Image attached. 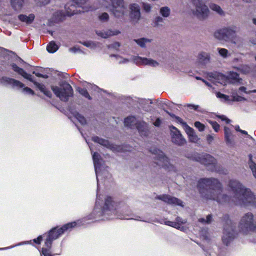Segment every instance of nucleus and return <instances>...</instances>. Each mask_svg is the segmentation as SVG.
Listing matches in <instances>:
<instances>
[{
    "instance_id": "f257e3e1",
    "label": "nucleus",
    "mask_w": 256,
    "mask_h": 256,
    "mask_svg": "<svg viewBox=\"0 0 256 256\" xmlns=\"http://www.w3.org/2000/svg\"><path fill=\"white\" fill-rule=\"evenodd\" d=\"M228 186L232 193L230 196L222 194V186L217 178H203L198 183L200 193L206 199L214 200L220 204L232 202L245 207L256 206V196L250 188H246L239 181L230 180Z\"/></svg>"
},
{
    "instance_id": "f03ea898",
    "label": "nucleus",
    "mask_w": 256,
    "mask_h": 256,
    "mask_svg": "<svg viewBox=\"0 0 256 256\" xmlns=\"http://www.w3.org/2000/svg\"><path fill=\"white\" fill-rule=\"evenodd\" d=\"M92 159L96 176L98 188L95 206L92 212L88 216V219H94L96 220H105L118 218L146 222L142 220L140 216L130 218L131 214L128 206H124L122 208H118L117 204L113 200L111 196H105L104 198V201L100 200V196L98 194V190L100 188L98 177L103 175L108 177L109 176V174L106 172H101L102 158L100 156L98 152H94L92 154Z\"/></svg>"
},
{
    "instance_id": "7ed1b4c3",
    "label": "nucleus",
    "mask_w": 256,
    "mask_h": 256,
    "mask_svg": "<svg viewBox=\"0 0 256 256\" xmlns=\"http://www.w3.org/2000/svg\"><path fill=\"white\" fill-rule=\"evenodd\" d=\"M76 224V222H68L60 228H58V227L52 228L46 234V238L44 242L45 246L50 249L52 242L54 240L58 238L65 232L71 230L72 228L75 227Z\"/></svg>"
},
{
    "instance_id": "20e7f679",
    "label": "nucleus",
    "mask_w": 256,
    "mask_h": 256,
    "mask_svg": "<svg viewBox=\"0 0 256 256\" xmlns=\"http://www.w3.org/2000/svg\"><path fill=\"white\" fill-rule=\"evenodd\" d=\"M238 228L239 232L244 234L256 232V216L250 212L246 213L242 216Z\"/></svg>"
},
{
    "instance_id": "39448f33",
    "label": "nucleus",
    "mask_w": 256,
    "mask_h": 256,
    "mask_svg": "<svg viewBox=\"0 0 256 256\" xmlns=\"http://www.w3.org/2000/svg\"><path fill=\"white\" fill-rule=\"evenodd\" d=\"M150 152L154 155V162L158 166L164 168L169 172H176V167L170 163L169 160L164 152L156 148H152Z\"/></svg>"
},
{
    "instance_id": "423d86ee",
    "label": "nucleus",
    "mask_w": 256,
    "mask_h": 256,
    "mask_svg": "<svg viewBox=\"0 0 256 256\" xmlns=\"http://www.w3.org/2000/svg\"><path fill=\"white\" fill-rule=\"evenodd\" d=\"M190 158L206 166L211 171H219L216 160L209 154L196 152L192 154Z\"/></svg>"
},
{
    "instance_id": "0eeeda50",
    "label": "nucleus",
    "mask_w": 256,
    "mask_h": 256,
    "mask_svg": "<svg viewBox=\"0 0 256 256\" xmlns=\"http://www.w3.org/2000/svg\"><path fill=\"white\" fill-rule=\"evenodd\" d=\"M224 224L222 240L224 244L228 246L236 238V233L234 228V224L229 219L228 215H225L224 216Z\"/></svg>"
},
{
    "instance_id": "6e6552de",
    "label": "nucleus",
    "mask_w": 256,
    "mask_h": 256,
    "mask_svg": "<svg viewBox=\"0 0 256 256\" xmlns=\"http://www.w3.org/2000/svg\"><path fill=\"white\" fill-rule=\"evenodd\" d=\"M60 87L52 86V90L56 96L64 102H67L73 95V90L71 86L66 82H62Z\"/></svg>"
},
{
    "instance_id": "1a4fd4ad",
    "label": "nucleus",
    "mask_w": 256,
    "mask_h": 256,
    "mask_svg": "<svg viewBox=\"0 0 256 256\" xmlns=\"http://www.w3.org/2000/svg\"><path fill=\"white\" fill-rule=\"evenodd\" d=\"M88 0L80 4H78L74 0H70V2L66 4L64 6L66 16H71L78 12H84L93 10L96 9V8H94L92 6L88 7L84 6Z\"/></svg>"
},
{
    "instance_id": "9d476101",
    "label": "nucleus",
    "mask_w": 256,
    "mask_h": 256,
    "mask_svg": "<svg viewBox=\"0 0 256 256\" xmlns=\"http://www.w3.org/2000/svg\"><path fill=\"white\" fill-rule=\"evenodd\" d=\"M237 28L232 26L224 27L216 31L214 34V37L224 41H230L236 35Z\"/></svg>"
},
{
    "instance_id": "9b49d317",
    "label": "nucleus",
    "mask_w": 256,
    "mask_h": 256,
    "mask_svg": "<svg viewBox=\"0 0 256 256\" xmlns=\"http://www.w3.org/2000/svg\"><path fill=\"white\" fill-rule=\"evenodd\" d=\"M110 12L116 18H122L127 13V8L124 0H110Z\"/></svg>"
},
{
    "instance_id": "f8f14e48",
    "label": "nucleus",
    "mask_w": 256,
    "mask_h": 256,
    "mask_svg": "<svg viewBox=\"0 0 256 256\" xmlns=\"http://www.w3.org/2000/svg\"><path fill=\"white\" fill-rule=\"evenodd\" d=\"M196 7L195 14L200 18H204L210 10L205 3L208 0H190Z\"/></svg>"
},
{
    "instance_id": "ddd939ff",
    "label": "nucleus",
    "mask_w": 256,
    "mask_h": 256,
    "mask_svg": "<svg viewBox=\"0 0 256 256\" xmlns=\"http://www.w3.org/2000/svg\"><path fill=\"white\" fill-rule=\"evenodd\" d=\"M169 128L172 142L178 146H181L184 145L186 141L180 131L173 126H170Z\"/></svg>"
},
{
    "instance_id": "4468645a",
    "label": "nucleus",
    "mask_w": 256,
    "mask_h": 256,
    "mask_svg": "<svg viewBox=\"0 0 256 256\" xmlns=\"http://www.w3.org/2000/svg\"><path fill=\"white\" fill-rule=\"evenodd\" d=\"M0 84L10 86L12 88L16 90L22 88L24 86V84L20 81L6 76L0 77Z\"/></svg>"
},
{
    "instance_id": "2eb2a0df",
    "label": "nucleus",
    "mask_w": 256,
    "mask_h": 256,
    "mask_svg": "<svg viewBox=\"0 0 256 256\" xmlns=\"http://www.w3.org/2000/svg\"><path fill=\"white\" fill-rule=\"evenodd\" d=\"M132 60L137 65H148L152 67H156L159 65L158 62L151 58L134 56Z\"/></svg>"
},
{
    "instance_id": "dca6fc26",
    "label": "nucleus",
    "mask_w": 256,
    "mask_h": 256,
    "mask_svg": "<svg viewBox=\"0 0 256 256\" xmlns=\"http://www.w3.org/2000/svg\"><path fill=\"white\" fill-rule=\"evenodd\" d=\"M156 198L162 200L168 204L183 206L182 204V202L180 200L169 195H160L157 196Z\"/></svg>"
},
{
    "instance_id": "f3484780",
    "label": "nucleus",
    "mask_w": 256,
    "mask_h": 256,
    "mask_svg": "<svg viewBox=\"0 0 256 256\" xmlns=\"http://www.w3.org/2000/svg\"><path fill=\"white\" fill-rule=\"evenodd\" d=\"M130 17L134 23L138 22L140 18V9L138 5L136 4H130Z\"/></svg>"
},
{
    "instance_id": "a211bd4d",
    "label": "nucleus",
    "mask_w": 256,
    "mask_h": 256,
    "mask_svg": "<svg viewBox=\"0 0 256 256\" xmlns=\"http://www.w3.org/2000/svg\"><path fill=\"white\" fill-rule=\"evenodd\" d=\"M120 32L118 30H96V34L104 38H107L110 36H116L120 34Z\"/></svg>"
},
{
    "instance_id": "6ab92c4d",
    "label": "nucleus",
    "mask_w": 256,
    "mask_h": 256,
    "mask_svg": "<svg viewBox=\"0 0 256 256\" xmlns=\"http://www.w3.org/2000/svg\"><path fill=\"white\" fill-rule=\"evenodd\" d=\"M12 70L18 74L21 75L24 78L29 80L30 82H33V78L31 74L26 73L22 68L18 67L16 64H12Z\"/></svg>"
},
{
    "instance_id": "aec40b11",
    "label": "nucleus",
    "mask_w": 256,
    "mask_h": 256,
    "mask_svg": "<svg viewBox=\"0 0 256 256\" xmlns=\"http://www.w3.org/2000/svg\"><path fill=\"white\" fill-rule=\"evenodd\" d=\"M136 126L141 136H146L148 135V129L146 122L144 121L138 122Z\"/></svg>"
},
{
    "instance_id": "412c9836",
    "label": "nucleus",
    "mask_w": 256,
    "mask_h": 256,
    "mask_svg": "<svg viewBox=\"0 0 256 256\" xmlns=\"http://www.w3.org/2000/svg\"><path fill=\"white\" fill-rule=\"evenodd\" d=\"M186 127L187 128L185 132L188 135L190 141L192 142H198L200 138L196 134L194 130L190 126H186Z\"/></svg>"
},
{
    "instance_id": "4be33fe9",
    "label": "nucleus",
    "mask_w": 256,
    "mask_h": 256,
    "mask_svg": "<svg viewBox=\"0 0 256 256\" xmlns=\"http://www.w3.org/2000/svg\"><path fill=\"white\" fill-rule=\"evenodd\" d=\"M66 15L62 10H56L53 13L52 17L50 20L52 22H58L64 20Z\"/></svg>"
},
{
    "instance_id": "5701e85b",
    "label": "nucleus",
    "mask_w": 256,
    "mask_h": 256,
    "mask_svg": "<svg viewBox=\"0 0 256 256\" xmlns=\"http://www.w3.org/2000/svg\"><path fill=\"white\" fill-rule=\"evenodd\" d=\"M224 138L226 142L228 145H232L234 142V136L232 134L230 130L225 126L224 128Z\"/></svg>"
},
{
    "instance_id": "b1692460",
    "label": "nucleus",
    "mask_w": 256,
    "mask_h": 256,
    "mask_svg": "<svg viewBox=\"0 0 256 256\" xmlns=\"http://www.w3.org/2000/svg\"><path fill=\"white\" fill-rule=\"evenodd\" d=\"M18 19L22 22H26L28 24H31L35 18L34 14H31L28 16L25 14H20L18 16Z\"/></svg>"
},
{
    "instance_id": "393cba45",
    "label": "nucleus",
    "mask_w": 256,
    "mask_h": 256,
    "mask_svg": "<svg viewBox=\"0 0 256 256\" xmlns=\"http://www.w3.org/2000/svg\"><path fill=\"white\" fill-rule=\"evenodd\" d=\"M232 44H234L237 48H240L244 45V40L243 38L237 36L236 35L230 41Z\"/></svg>"
},
{
    "instance_id": "a878e982",
    "label": "nucleus",
    "mask_w": 256,
    "mask_h": 256,
    "mask_svg": "<svg viewBox=\"0 0 256 256\" xmlns=\"http://www.w3.org/2000/svg\"><path fill=\"white\" fill-rule=\"evenodd\" d=\"M92 140L97 142L102 146H104L108 148H110V149H112L113 148V146H112L110 144L109 142L107 140L102 139V138H100L98 136H94L92 138Z\"/></svg>"
},
{
    "instance_id": "bb28decb",
    "label": "nucleus",
    "mask_w": 256,
    "mask_h": 256,
    "mask_svg": "<svg viewBox=\"0 0 256 256\" xmlns=\"http://www.w3.org/2000/svg\"><path fill=\"white\" fill-rule=\"evenodd\" d=\"M210 58V56L208 53L202 52L198 54V59L200 62L202 64H206L208 63Z\"/></svg>"
},
{
    "instance_id": "cd10ccee",
    "label": "nucleus",
    "mask_w": 256,
    "mask_h": 256,
    "mask_svg": "<svg viewBox=\"0 0 256 256\" xmlns=\"http://www.w3.org/2000/svg\"><path fill=\"white\" fill-rule=\"evenodd\" d=\"M138 122L136 117L134 116H130L124 119V125L128 127H132V126L136 125Z\"/></svg>"
},
{
    "instance_id": "c85d7f7f",
    "label": "nucleus",
    "mask_w": 256,
    "mask_h": 256,
    "mask_svg": "<svg viewBox=\"0 0 256 256\" xmlns=\"http://www.w3.org/2000/svg\"><path fill=\"white\" fill-rule=\"evenodd\" d=\"M164 19L160 16H156L154 21V26L156 28H160L164 26Z\"/></svg>"
},
{
    "instance_id": "c756f323",
    "label": "nucleus",
    "mask_w": 256,
    "mask_h": 256,
    "mask_svg": "<svg viewBox=\"0 0 256 256\" xmlns=\"http://www.w3.org/2000/svg\"><path fill=\"white\" fill-rule=\"evenodd\" d=\"M210 8L213 11H214L217 14L220 16H224V12L222 10V8L218 5L215 4H210Z\"/></svg>"
},
{
    "instance_id": "7c9ffc66",
    "label": "nucleus",
    "mask_w": 256,
    "mask_h": 256,
    "mask_svg": "<svg viewBox=\"0 0 256 256\" xmlns=\"http://www.w3.org/2000/svg\"><path fill=\"white\" fill-rule=\"evenodd\" d=\"M10 2L15 10H19L22 6L24 0H10Z\"/></svg>"
},
{
    "instance_id": "2f4dec72",
    "label": "nucleus",
    "mask_w": 256,
    "mask_h": 256,
    "mask_svg": "<svg viewBox=\"0 0 256 256\" xmlns=\"http://www.w3.org/2000/svg\"><path fill=\"white\" fill-rule=\"evenodd\" d=\"M46 50L50 53H54L58 50V46L54 42H51L47 46Z\"/></svg>"
},
{
    "instance_id": "473e14b6",
    "label": "nucleus",
    "mask_w": 256,
    "mask_h": 256,
    "mask_svg": "<svg viewBox=\"0 0 256 256\" xmlns=\"http://www.w3.org/2000/svg\"><path fill=\"white\" fill-rule=\"evenodd\" d=\"M134 41L140 47H145V44L147 42H150L152 40L146 38H140L139 39L134 40Z\"/></svg>"
},
{
    "instance_id": "72a5a7b5",
    "label": "nucleus",
    "mask_w": 256,
    "mask_h": 256,
    "mask_svg": "<svg viewBox=\"0 0 256 256\" xmlns=\"http://www.w3.org/2000/svg\"><path fill=\"white\" fill-rule=\"evenodd\" d=\"M248 157H249L248 164H249L250 167L253 173L254 176L256 178V164H255L254 162H252V154H249Z\"/></svg>"
},
{
    "instance_id": "f704fd0d",
    "label": "nucleus",
    "mask_w": 256,
    "mask_h": 256,
    "mask_svg": "<svg viewBox=\"0 0 256 256\" xmlns=\"http://www.w3.org/2000/svg\"><path fill=\"white\" fill-rule=\"evenodd\" d=\"M217 50L219 54L224 58H226L230 55L228 50L226 48H218Z\"/></svg>"
},
{
    "instance_id": "c9c22d12",
    "label": "nucleus",
    "mask_w": 256,
    "mask_h": 256,
    "mask_svg": "<svg viewBox=\"0 0 256 256\" xmlns=\"http://www.w3.org/2000/svg\"><path fill=\"white\" fill-rule=\"evenodd\" d=\"M160 14L164 18L168 17L170 14V9L168 6H164L160 10Z\"/></svg>"
},
{
    "instance_id": "e433bc0d",
    "label": "nucleus",
    "mask_w": 256,
    "mask_h": 256,
    "mask_svg": "<svg viewBox=\"0 0 256 256\" xmlns=\"http://www.w3.org/2000/svg\"><path fill=\"white\" fill-rule=\"evenodd\" d=\"M76 90L83 96L85 97L86 98H87L88 100H91L92 98L90 96L87 90L84 88H76Z\"/></svg>"
},
{
    "instance_id": "4c0bfd02",
    "label": "nucleus",
    "mask_w": 256,
    "mask_h": 256,
    "mask_svg": "<svg viewBox=\"0 0 256 256\" xmlns=\"http://www.w3.org/2000/svg\"><path fill=\"white\" fill-rule=\"evenodd\" d=\"M241 72L244 74H249L251 70V68L248 65H242L237 68Z\"/></svg>"
},
{
    "instance_id": "58836bf2",
    "label": "nucleus",
    "mask_w": 256,
    "mask_h": 256,
    "mask_svg": "<svg viewBox=\"0 0 256 256\" xmlns=\"http://www.w3.org/2000/svg\"><path fill=\"white\" fill-rule=\"evenodd\" d=\"M156 104L158 108L164 109V106H168L169 102L168 100H156Z\"/></svg>"
},
{
    "instance_id": "ea45409f",
    "label": "nucleus",
    "mask_w": 256,
    "mask_h": 256,
    "mask_svg": "<svg viewBox=\"0 0 256 256\" xmlns=\"http://www.w3.org/2000/svg\"><path fill=\"white\" fill-rule=\"evenodd\" d=\"M74 117L82 125H84L86 124V118L80 114L76 112L74 114Z\"/></svg>"
},
{
    "instance_id": "a19ab883",
    "label": "nucleus",
    "mask_w": 256,
    "mask_h": 256,
    "mask_svg": "<svg viewBox=\"0 0 256 256\" xmlns=\"http://www.w3.org/2000/svg\"><path fill=\"white\" fill-rule=\"evenodd\" d=\"M164 224L166 225L170 226L172 227L180 228V224L178 222H171L169 220H165L164 222Z\"/></svg>"
},
{
    "instance_id": "79ce46f5",
    "label": "nucleus",
    "mask_w": 256,
    "mask_h": 256,
    "mask_svg": "<svg viewBox=\"0 0 256 256\" xmlns=\"http://www.w3.org/2000/svg\"><path fill=\"white\" fill-rule=\"evenodd\" d=\"M198 221L203 224H209L212 221V216L211 214H208L207 216L206 219L204 218H199Z\"/></svg>"
},
{
    "instance_id": "37998d69",
    "label": "nucleus",
    "mask_w": 256,
    "mask_h": 256,
    "mask_svg": "<svg viewBox=\"0 0 256 256\" xmlns=\"http://www.w3.org/2000/svg\"><path fill=\"white\" fill-rule=\"evenodd\" d=\"M231 100L232 102H242L246 100V99L242 96L237 95L236 94H233L232 96V100Z\"/></svg>"
},
{
    "instance_id": "c03bdc74",
    "label": "nucleus",
    "mask_w": 256,
    "mask_h": 256,
    "mask_svg": "<svg viewBox=\"0 0 256 256\" xmlns=\"http://www.w3.org/2000/svg\"><path fill=\"white\" fill-rule=\"evenodd\" d=\"M83 45L90 48H94L96 47V44L92 41H86L82 42Z\"/></svg>"
},
{
    "instance_id": "a18cd8bd",
    "label": "nucleus",
    "mask_w": 256,
    "mask_h": 256,
    "mask_svg": "<svg viewBox=\"0 0 256 256\" xmlns=\"http://www.w3.org/2000/svg\"><path fill=\"white\" fill-rule=\"evenodd\" d=\"M138 102L142 106H144L146 104H148V102L151 104L152 101L150 99H144V98H138Z\"/></svg>"
},
{
    "instance_id": "49530a36",
    "label": "nucleus",
    "mask_w": 256,
    "mask_h": 256,
    "mask_svg": "<svg viewBox=\"0 0 256 256\" xmlns=\"http://www.w3.org/2000/svg\"><path fill=\"white\" fill-rule=\"evenodd\" d=\"M216 96L217 98L222 99L224 102L230 100L229 96L222 94L220 92H216Z\"/></svg>"
},
{
    "instance_id": "de8ad7c7",
    "label": "nucleus",
    "mask_w": 256,
    "mask_h": 256,
    "mask_svg": "<svg viewBox=\"0 0 256 256\" xmlns=\"http://www.w3.org/2000/svg\"><path fill=\"white\" fill-rule=\"evenodd\" d=\"M110 56L115 57L116 58V60H118V63H119V64L126 63V62H128L129 61L126 58H124L119 56L112 54V55H110Z\"/></svg>"
},
{
    "instance_id": "09e8293b",
    "label": "nucleus",
    "mask_w": 256,
    "mask_h": 256,
    "mask_svg": "<svg viewBox=\"0 0 256 256\" xmlns=\"http://www.w3.org/2000/svg\"><path fill=\"white\" fill-rule=\"evenodd\" d=\"M208 122L210 124L216 132H218L220 128V124L215 121L209 120Z\"/></svg>"
},
{
    "instance_id": "8fccbe9b",
    "label": "nucleus",
    "mask_w": 256,
    "mask_h": 256,
    "mask_svg": "<svg viewBox=\"0 0 256 256\" xmlns=\"http://www.w3.org/2000/svg\"><path fill=\"white\" fill-rule=\"evenodd\" d=\"M98 18L102 22H106L109 19V16L106 12H104L98 16Z\"/></svg>"
},
{
    "instance_id": "3c124183",
    "label": "nucleus",
    "mask_w": 256,
    "mask_h": 256,
    "mask_svg": "<svg viewBox=\"0 0 256 256\" xmlns=\"http://www.w3.org/2000/svg\"><path fill=\"white\" fill-rule=\"evenodd\" d=\"M175 120L177 122L180 123L182 125V126L184 128V130H186V128H187L186 126H188L187 124L182 120V118H180L178 116L176 118Z\"/></svg>"
},
{
    "instance_id": "603ef678",
    "label": "nucleus",
    "mask_w": 256,
    "mask_h": 256,
    "mask_svg": "<svg viewBox=\"0 0 256 256\" xmlns=\"http://www.w3.org/2000/svg\"><path fill=\"white\" fill-rule=\"evenodd\" d=\"M32 82L42 92L46 88L44 84H42L38 83L36 82H35V81H34V80H33V82Z\"/></svg>"
},
{
    "instance_id": "864d4df0",
    "label": "nucleus",
    "mask_w": 256,
    "mask_h": 256,
    "mask_svg": "<svg viewBox=\"0 0 256 256\" xmlns=\"http://www.w3.org/2000/svg\"><path fill=\"white\" fill-rule=\"evenodd\" d=\"M229 78L235 80H238L239 75L236 72H230L228 75Z\"/></svg>"
},
{
    "instance_id": "5fc2aeb1",
    "label": "nucleus",
    "mask_w": 256,
    "mask_h": 256,
    "mask_svg": "<svg viewBox=\"0 0 256 256\" xmlns=\"http://www.w3.org/2000/svg\"><path fill=\"white\" fill-rule=\"evenodd\" d=\"M50 249L46 247L42 249V254L44 256H53L50 252Z\"/></svg>"
},
{
    "instance_id": "6e6d98bb",
    "label": "nucleus",
    "mask_w": 256,
    "mask_h": 256,
    "mask_svg": "<svg viewBox=\"0 0 256 256\" xmlns=\"http://www.w3.org/2000/svg\"><path fill=\"white\" fill-rule=\"evenodd\" d=\"M194 126L200 131L202 132L204 130V126L200 122H194Z\"/></svg>"
},
{
    "instance_id": "4d7b16f0",
    "label": "nucleus",
    "mask_w": 256,
    "mask_h": 256,
    "mask_svg": "<svg viewBox=\"0 0 256 256\" xmlns=\"http://www.w3.org/2000/svg\"><path fill=\"white\" fill-rule=\"evenodd\" d=\"M50 0H35V2L37 5L39 6H44L48 4Z\"/></svg>"
},
{
    "instance_id": "13d9d810",
    "label": "nucleus",
    "mask_w": 256,
    "mask_h": 256,
    "mask_svg": "<svg viewBox=\"0 0 256 256\" xmlns=\"http://www.w3.org/2000/svg\"><path fill=\"white\" fill-rule=\"evenodd\" d=\"M142 8L146 12H150L152 9V6L150 4L143 2L142 3Z\"/></svg>"
},
{
    "instance_id": "bf43d9fd",
    "label": "nucleus",
    "mask_w": 256,
    "mask_h": 256,
    "mask_svg": "<svg viewBox=\"0 0 256 256\" xmlns=\"http://www.w3.org/2000/svg\"><path fill=\"white\" fill-rule=\"evenodd\" d=\"M22 92H25L26 94L34 95V92L30 88L28 87H24L22 88Z\"/></svg>"
},
{
    "instance_id": "052dcab7",
    "label": "nucleus",
    "mask_w": 256,
    "mask_h": 256,
    "mask_svg": "<svg viewBox=\"0 0 256 256\" xmlns=\"http://www.w3.org/2000/svg\"><path fill=\"white\" fill-rule=\"evenodd\" d=\"M218 118L221 119L222 121H225L226 124H229L230 122V120L226 116H218Z\"/></svg>"
},
{
    "instance_id": "680f3d73",
    "label": "nucleus",
    "mask_w": 256,
    "mask_h": 256,
    "mask_svg": "<svg viewBox=\"0 0 256 256\" xmlns=\"http://www.w3.org/2000/svg\"><path fill=\"white\" fill-rule=\"evenodd\" d=\"M162 124L161 120L160 118H156V121L153 123L154 125L156 127H159Z\"/></svg>"
},
{
    "instance_id": "e2e57ef3",
    "label": "nucleus",
    "mask_w": 256,
    "mask_h": 256,
    "mask_svg": "<svg viewBox=\"0 0 256 256\" xmlns=\"http://www.w3.org/2000/svg\"><path fill=\"white\" fill-rule=\"evenodd\" d=\"M214 140V137L210 134H208L206 136V140L208 144H211Z\"/></svg>"
},
{
    "instance_id": "0e129e2a",
    "label": "nucleus",
    "mask_w": 256,
    "mask_h": 256,
    "mask_svg": "<svg viewBox=\"0 0 256 256\" xmlns=\"http://www.w3.org/2000/svg\"><path fill=\"white\" fill-rule=\"evenodd\" d=\"M36 76L38 77H39V78H48V76H46V75H44L42 74H41L39 72H36L34 71L33 72H32Z\"/></svg>"
},
{
    "instance_id": "69168bd1",
    "label": "nucleus",
    "mask_w": 256,
    "mask_h": 256,
    "mask_svg": "<svg viewBox=\"0 0 256 256\" xmlns=\"http://www.w3.org/2000/svg\"><path fill=\"white\" fill-rule=\"evenodd\" d=\"M42 236H38L36 238H35L33 240V241L37 244H40V242H41V241L42 240Z\"/></svg>"
},
{
    "instance_id": "338daca9",
    "label": "nucleus",
    "mask_w": 256,
    "mask_h": 256,
    "mask_svg": "<svg viewBox=\"0 0 256 256\" xmlns=\"http://www.w3.org/2000/svg\"><path fill=\"white\" fill-rule=\"evenodd\" d=\"M43 93L46 96L48 97L51 98L52 96V92L50 90H47L46 88L44 91Z\"/></svg>"
},
{
    "instance_id": "774afa93",
    "label": "nucleus",
    "mask_w": 256,
    "mask_h": 256,
    "mask_svg": "<svg viewBox=\"0 0 256 256\" xmlns=\"http://www.w3.org/2000/svg\"><path fill=\"white\" fill-rule=\"evenodd\" d=\"M186 106L190 108L194 109V110H196L198 107V106L194 105L192 104H187Z\"/></svg>"
}]
</instances>
